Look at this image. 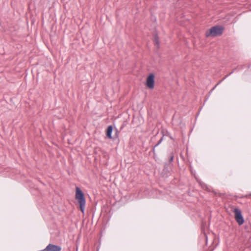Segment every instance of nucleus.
<instances>
[{"instance_id": "4", "label": "nucleus", "mask_w": 251, "mask_h": 251, "mask_svg": "<svg viewBox=\"0 0 251 251\" xmlns=\"http://www.w3.org/2000/svg\"><path fill=\"white\" fill-rule=\"evenodd\" d=\"M147 86L150 88L153 89L154 87V76L152 74H150L147 79Z\"/></svg>"}, {"instance_id": "11", "label": "nucleus", "mask_w": 251, "mask_h": 251, "mask_svg": "<svg viewBox=\"0 0 251 251\" xmlns=\"http://www.w3.org/2000/svg\"><path fill=\"white\" fill-rule=\"evenodd\" d=\"M250 195H251V193L250 194Z\"/></svg>"}, {"instance_id": "5", "label": "nucleus", "mask_w": 251, "mask_h": 251, "mask_svg": "<svg viewBox=\"0 0 251 251\" xmlns=\"http://www.w3.org/2000/svg\"><path fill=\"white\" fill-rule=\"evenodd\" d=\"M113 130V127L112 126H108V128L106 130V135L109 138H112V132Z\"/></svg>"}, {"instance_id": "7", "label": "nucleus", "mask_w": 251, "mask_h": 251, "mask_svg": "<svg viewBox=\"0 0 251 251\" xmlns=\"http://www.w3.org/2000/svg\"><path fill=\"white\" fill-rule=\"evenodd\" d=\"M154 42L155 43V45L158 47L159 46V38L157 35H155L154 37Z\"/></svg>"}, {"instance_id": "6", "label": "nucleus", "mask_w": 251, "mask_h": 251, "mask_svg": "<svg viewBox=\"0 0 251 251\" xmlns=\"http://www.w3.org/2000/svg\"><path fill=\"white\" fill-rule=\"evenodd\" d=\"M200 184L201 185L202 189L204 190H208V188L207 186L203 182L200 181L199 182Z\"/></svg>"}, {"instance_id": "3", "label": "nucleus", "mask_w": 251, "mask_h": 251, "mask_svg": "<svg viewBox=\"0 0 251 251\" xmlns=\"http://www.w3.org/2000/svg\"><path fill=\"white\" fill-rule=\"evenodd\" d=\"M235 213V218L236 222L239 225H242L244 222V219L242 215L241 211L238 208H235L234 209Z\"/></svg>"}, {"instance_id": "8", "label": "nucleus", "mask_w": 251, "mask_h": 251, "mask_svg": "<svg viewBox=\"0 0 251 251\" xmlns=\"http://www.w3.org/2000/svg\"><path fill=\"white\" fill-rule=\"evenodd\" d=\"M163 136L159 140V141H158L157 144L154 146V148L158 146L162 142V141H163Z\"/></svg>"}, {"instance_id": "2", "label": "nucleus", "mask_w": 251, "mask_h": 251, "mask_svg": "<svg viewBox=\"0 0 251 251\" xmlns=\"http://www.w3.org/2000/svg\"><path fill=\"white\" fill-rule=\"evenodd\" d=\"M224 28L220 25H216L212 27L209 31L206 32L205 35L206 37L212 36L213 37L221 35L224 31Z\"/></svg>"}, {"instance_id": "9", "label": "nucleus", "mask_w": 251, "mask_h": 251, "mask_svg": "<svg viewBox=\"0 0 251 251\" xmlns=\"http://www.w3.org/2000/svg\"><path fill=\"white\" fill-rule=\"evenodd\" d=\"M173 159H174V156H173V155H172V156L170 157V159H169V161H170V162H172V161H173Z\"/></svg>"}, {"instance_id": "10", "label": "nucleus", "mask_w": 251, "mask_h": 251, "mask_svg": "<svg viewBox=\"0 0 251 251\" xmlns=\"http://www.w3.org/2000/svg\"><path fill=\"white\" fill-rule=\"evenodd\" d=\"M232 73H233V72H231V73H230L228 75H227L225 77V78L226 77H227V76H228V75H229L230 74H232Z\"/></svg>"}, {"instance_id": "1", "label": "nucleus", "mask_w": 251, "mask_h": 251, "mask_svg": "<svg viewBox=\"0 0 251 251\" xmlns=\"http://www.w3.org/2000/svg\"><path fill=\"white\" fill-rule=\"evenodd\" d=\"M75 199L78 201L80 210L82 213H84L86 201L83 193L78 187H76Z\"/></svg>"}]
</instances>
